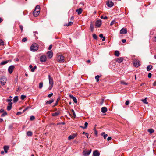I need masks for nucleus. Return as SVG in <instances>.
Masks as SVG:
<instances>
[{
	"label": "nucleus",
	"mask_w": 156,
	"mask_h": 156,
	"mask_svg": "<svg viewBox=\"0 0 156 156\" xmlns=\"http://www.w3.org/2000/svg\"><path fill=\"white\" fill-rule=\"evenodd\" d=\"M73 22L70 21L67 24H66V25H65L64 26H70L72 25L73 24Z\"/></svg>",
	"instance_id": "obj_38"
},
{
	"label": "nucleus",
	"mask_w": 156,
	"mask_h": 156,
	"mask_svg": "<svg viewBox=\"0 0 156 156\" xmlns=\"http://www.w3.org/2000/svg\"><path fill=\"white\" fill-rule=\"evenodd\" d=\"M129 101H126L125 102V105H129Z\"/></svg>",
	"instance_id": "obj_54"
},
{
	"label": "nucleus",
	"mask_w": 156,
	"mask_h": 156,
	"mask_svg": "<svg viewBox=\"0 0 156 156\" xmlns=\"http://www.w3.org/2000/svg\"><path fill=\"white\" fill-rule=\"evenodd\" d=\"M115 64V63L114 62H111L109 64V67L110 69H112L113 70L114 69L115 67L114 66Z\"/></svg>",
	"instance_id": "obj_7"
},
{
	"label": "nucleus",
	"mask_w": 156,
	"mask_h": 156,
	"mask_svg": "<svg viewBox=\"0 0 156 156\" xmlns=\"http://www.w3.org/2000/svg\"><path fill=\"white\" fill-rule=\"evenodd\" d=\"M53 52L51 50L48 51L47 53V55L49 58H51L53 56Z\"/></svg>",
	"instance_id": "obj_11"
},
{
	"label": "nucleus",
	"mask_w": 156,
	"mask_h": 156,
	"mask_svg": "<svg viewBox=\"0 0 156 156\" xmlns=\"http://www.w3.org/2000/svg\"><path fill=\"white\" fill-rule=\"evenodd\" d=\"M9 148V147L8 146H4L3 147V149L5 153H8V150Z\"/></svg>",
	"instance_id": "obj_18"
},
{
	"label": "nucleus",
	"mask_w": 156,
	"mask_h": 156,
	"mask_svg": "<svg viewBox=\"0 0 156 156\" xmlns=\"http://www.w3.org/2000/svg\"><path fill=\"white\" fill-rule=\"evenodd\" d=\"M54 101V100L53 99H52L46 102L45 103L46 105L47 104H50L53 102Z\"/></svg>",
	"instance_id": "obj_24"
},
{
	"label": "nucleus",
	"mask_w": 156,
	"mask_h": 156,
	"mask_svg": "<svg viewBox=\"0 0 156 156\" xmlns=\"http://www.w3.org/2000/svg\"><path fill=\"white\" fill-rule=\"evenodd\" d=\"M26 96L23 95H22L21 96V99L22 100H23L25 98Z\"/></svg>",
	"instance_id": "obj_44"
},
{
	"label": "nucleus",
	"mask_w": 156,
	"mask_h": 156,
	"mask_svg": "<svg viewBox=\"0 0 156 156\" xmlns=\"http://www.w3.org/2000/svg\"><path fill=\"white\" fill-rule=\"evenodd\" d=\"M40 11L39 10L38 11L34 10L33 12L34 16L35 17L37 16L39 14Z\"/></svg>",
	"instance_id": "obj_13"
},
{
	"label": "nucleus",
	"mask_w": 156,
	"mask_h": 156,
	"mask_svg": "<svg viewBox=\"0 0 156 156\" xmlns=\"http://www.w3.org/2000/svg\"><path fill=\"white\" fill-rule=\"evenodd\" d=\"M50 85V86L48 87V89L49 90H50L51 88H52L53 86V85Z\"/></svg>",
	"instance_id": "obj_57"
},
{
	"label": "nucleus",
	"mask_w": 156,
	"mask_h": 156,
	"mask_svg": "<svg viewBox=\"0 0 156 156\" xmlns=\"http://www.w3.org/2000/svg\"><path fill=\"white\" fill-rule=\"evenodd\" d=\"M74 139L72 135H70L68 137V139L69 140L72 139Z\"/></svg>",
	"instance_id": "obj_50"
},
{
	"label": "nucleus",
	"mask_w": 156,
	"mask_h": 156,
	"mask_svg": "<svg viewBox=\"0 0 156 156\" xmlns=\"http://www.w3.org/2000/svg\"><path fill=\"white\" fill-rule=\"evenodd\" d=\"M34 10H37V11H38V10H39V11H40V6L39 5H37L35 9Z\"/></svg>",
	"instance_id": "obj_32"
},
{
	"label": "nucleus",
	"mask_w": 156,
	"mask_h": 156,
	"mask_svg": "<svg viewBox=\"0 0 156 156\" xmlns=\"http://www.w3.org/2000/svg\"><path fill=\"white\" fill-rule=\"evenodd\" d=\"M153 41H154L156 42V36H155L154 37Z\"/></svg>",
	"instance_id": "obj_64"
},
{
	"label": "nucleus",
	"mask_w": 156,
	"mask_h": 156,
	"mask_svg": "<svg viewBox=\"0 0 156 156\" xmlns=\"http://www.w3.org/2000/svg\"><path fill=\"white\" fill-rule=\"evenodd\" d=\"M84 133H85V135L87 137V138H88V133H86V132H83V134H84Z\"/></svg>",
	"instance_id": "obj_52"
},
{
	"label": "nucleus",
	"mask_w": 156,
	"mask_h": 156,
	"mask_svg": "<svg viewBox=\"0 0 156 156\" xmlns=\"http://www.w3.org/2000/svg\"><path fill=\"white\" fill-rule=\"evenodd\" d=\"M115 22V21L114 20H113L110 23V25H112L113 24H114Z\"/></svg>",
	"instance_id": "obj_48"
},
{
	"label": "nucleus",
	"mask_w": 156,
	"mask_h": 156,
	"mask_svg": "<svg viewBox=\"0 0 156 156\" xmlns=\"http://www.w3.org/2000/svg\"><path fill=\"white\" fill-rule=\"evenodd\" d=\"M49 81L50 85H53V78L50 77V76L49 75L48 76Z\"/></svg>",
	"instance_id": "obj_15"
},
{
	"label": "nucleus",
	"mask_w": 156,
	"mask_h": 156,
	"mask_svg": "<svg viewBox=\"0 0 156 156\" xmlns=\"http://www.w3.org/2000/svg\"><path fill=\"white\" fill-rule=\"evenodd\" d=\"M115 55L117 56H119L120 55V53L118 51H115Z\"/></svg>",
	"instance_id": "obj_31"
},
{
	"label": "nucleus",
	"mask_w": 156,
	"mask_h": 156,
	"mask_svg": "<svg viewBox=\"0 0 156 156\" xmlns=\"http://www.w3.org/2000/svg\"><path fill=\"white\" fill-rule=\"evenodd\" d=\"M148 131L151 133H152L154 132V131L152 129H148Z\"/></svg>",
	"instance_id": "obj_36"
},
{
	"label": "nucleus",
	"mask_w": 156,
	"mask_h": 156,
	"mask_svg": "<svg viewBox=\"0 0 156 156\" xmlns=\"http://www.w3.org/2000/svg\"><path fill=\"white\" fill-rule=\"evenodd\" d=\"M101 24V21L100 20H98L95 23V26L97 27H99Z\"/></svg>",
	"instance_id": "obj_10"
},
{
	"label": "nucleus",
	"mask_w": 156,
	"mask_h": 156,
	"mask_svg": "<svg viewBox=\"0 0 156 156\" xmlns=\"http://www.w3.org/2000/svg\"><path fill=\"white\" fill-rule=\"evenodd\" d=\"M52 47V45H50L48 47V49L49 50H51V49Z\"/></svg>",
	"instance_id": "obj_60"
},
{
	"label": "nucleus",
	"mask_w": 156,
	"mask_h": 156,
	"mask_svg": "<svg viewBox=\"0 0 156 156\" xmlns=\"http://www.w3.org/2000/svg\"><path fill=\"white\" fill-rule=\"evenodd\" d=\"M133 64L136 67H138L140 65V61L138 60L134 59L133 61Z\"/></svg>",
	"instance_id": "obj_3"
},
{
	"label": "nucleus",
	"mask_w": 156,
	"mask_h": 156,
	"mask_svg": "<svg viewBox=\"0 0 156 156\" xmlns=\"http://www.w3.org/2000/svg\"><path fill=\"white\" fill-rule=\"evenodd\" d=\"M43 86V83L42 82H41L39 83V88L40 89H41L42 88Z\"/></svg>",
	"instance_id": "obj_33"
},
{
	"label": "nucleus",
	"mask_w": 156,
	"mask_h": 156,
	"mask_svg": "<svg viewBox=\"0 0 156 156\" xmlns=\"http://www.w3.org/2000/svg\"><path fill=\"white\" fill-rule=\"evenodd\" d=\"M14 68V67L13 65H11L9 66L8 69V71L10 74L12 73Z\"/></svg>",
	"instance_id": "obj_9"
},
{
	"label": "nucleus",
	"mask_w": 156,
	"mask_h": 156,
	"mask_svg": "<svg viewBox=\"0 0 156 156\" xmlns=\"http://www.w3.org/2000/svg\"><path fill=\"white\" fill-rule=\"evenodd\" d=\"M100 77V76L99 75H97L95 76V78L97 82H98L99 81V78Z\"/></svg>",
	"instance_id": "obj_40"
},
{
	"label": "nucleus",
	"mask_w": 156,
	"mask_h": 156,
	"mask_svg": "<svg viewBox=\"0 0 156 156\" xmlns=\"http://www.w3.org/2000/svg\"><path fill=\"white\" fill-rule=\"evenodd\" d=\"M101 136L103 135V137L104 139H106L107 137L108 136L107 134H105V132H102L101 134Z\"/></svg>",
	"instance_id": "obj_28"
},
{
	"label": "nucleus",
	"mask_w": 156,
	"mask_h": 156,
	"mask_svg": "<svg viewBox=\"0 0 156 156\" xmlns=\"http://www.w3.org/2000/svg\"><path fill=\"white\" fill-rule=\"evenodd\" d=\"M69 96L70 98L73 100L75 103H77V99L75 97L73 96V95H70Z\"/></svg>",
	"instance_id": "obj_14"
},
{
	"label": "nucleus",
	"mask_w": 156,
	"mask_h": 156,
	"mask_svg": "<svg viewBox=\"0 0 156 156\" xmlns=\"http://www.w3.org/2000/svg\"><path fill=\"white\" fill-rule=\"evenodd\" d=\"M151 73H149L148 74V77L149 78H150L151 76Z\"/></svg>",
	"instance_id": "obj_55"
},
{
	"label": "nucleus",
	"mask_w": 156,
	"mask_h": 156,
	"mask_svg": "<svg viewBox=\"0 0 156 156\" xmlns=\"http://www.w3.org/2000/svg\"><path fill=\"white\" fill-rule=\"evenodd\" d=\"M90 30L92 32L93 31L94 29V26L92 23L91 22L90 26Z\"/></svg>",
	"instance_id": "obj_25"
},
{
	"label": "nucleus",
	"mask_w": 156,
	"mask_h": 156,
	"mask_svg": "<svg viewBox=\"0 0 156 156\" xmlns=\"http://www.w3.org/2000/svg\"><path fill=\"white\" fill-rule=\"evenodd\" d=\"M153 66L151 65H149L147 67V70L148 71L150 70L152 68Z\"/></svg>",
	"instance_id": "obj_27"
},
{
	"label": "nucleus",
	"mask_w": 156,
	"mask_h": 156,
	"mask_svg": "<svg viewBox=\"0 0 156 156\" xmlns=\"http://www.w3.org/2000/svg\"><path fill=\"white\" fill-rule=\"evenodd\" d=\"M100 155V153L97 150H95L93 152V156H99Z\"/></svg>",
	"instance_id": "obj_12"
},
{
	"label": "nucleus",
	"mask_w": 156,
	"mask_h": 156,
	"mask_svg": "<svg viewBox=\"0 0 156 156\" xmlns=\"http://www.w3.org/2000/svg\"><path fill=\"white\" fill-rule=\"evenodd\" d=\"M101 19H103L104 20H106V19H107L108 17H107L106 16H105L104 17L103 16H101Z\"/></svg>",
	"instance_id": "obj_46"
},
{
	"label": "nucleus",
	"mask_w": 156,
	"mask_h": 156,
	"mask_svg": "<svg viewBox=\"0 0 156 156\" xmlns=\"http://www.w3.org/2000/svg\"><path fill=\"white\" fill-rule=\"evenodd\" d=\"M35 119L34 116H31L30 117V119L31 120H33Z\"/></svg>",
	"instance_id": "obj_47"
},
{
	"label": "nucleus",
	"mask_w": 156,
	"mask_h": 156,
	"mask_svg": "<svg viewBox=\"0 0 156 156\" xmlns=\"http://www.w3.org/2000/svg\"><path fill=\"white\" fill-rule=\"evenodd\" d=\"M88 123L87 122H85L84 123V126L83 127L82 126H80V127L82 128L83 129H85L87 127Z\"/></svg>",
	"instance_id": "obj_26"
},
{
	"label": "nucleus",
	"mask_w": 156,
	"mask_h": 156,
	"mask_svg": "<svg viewBox=\"0 0 156 156\" xmlns=\"http://www.w3.org/2000/svg\"><path fill=\"white\" fill-rule=\"evenodd\" d=\"M107 5L108 7H112L113 6L114 3L112 1H111L110 2H107Z\"/></svg>",
	"instance_id": "obj_19"
},
{
	"label": "nucleus",
	"mask_w": 156,
	"mask_h": 156,
	"mask_svg": "<svg viewBox=\"0 0 156 156\" xmlns=\"http://www.w3.org/2000/svg\"><path fill=\"white\" fill-rule=\"evenodd\" d=\"M91 151V149H90L88 151H84L83 153L84 156H87L89 155L90 154Z\"/></svg>",
	"instance_id": "obj_5"
},
{
	"label": "nucleus",
	"mask_w": 156,
	"mask_h": 156,
	"mask_svg": "<svg viewBox=\"0 0 156 156\" xmlns=\"http://www.w3.org/2000/svg\"><path fill=\"white\" fill-rule=\"evenodd\" d=\"M4 45V43L3 40L0 39V45Z\"/></svg>",
	"instance_id": "obj_41"
},
{
	"label": "nucleus",
	"mask_w": 156,
	"mask_h": 156,
	"mask_svg": "<svg viewBox=\"0 0 156 156\" xmlns=\"http://www.w3.org/2000/svg\"><path fill=\"white\" fill-rule=\"evenodd\" d=\"M57 59L58 62L60 63H62L64 61V56L62 55H59Z\"/></svg>",
	"instance_id": "obj_4"
},
{
	"label": "nucleus",
	"mask_w": 156,
	"mask_h": 156,
	"mask_svg": "<svg viewBox=\"0 0 156 156\" xmlns=\"http://www.w3.org/2000/svg\"><path fill=\"white\" fill-rule=\"evenodd\" d=\"M27 41V37H25L23 38L22 40V41L23 42H25Z\"/></svg>",
	"instance_id": "obj_43"
},
{
	"label": "nucleus",
	"mask_w": 156,
	"mask_h": 156,
	"mask_svg": "<svg viewBox=\"0 0 156 156\" xmlns=\"http://www.w3.org/2000/svg\"><path fill=\"white\" fill-rule=\"evenodd\" d=\"M5 111L4 110V109L3 108H2L0 110V113H2L5 112Z\"/></svg>",
	"instance_id": "obj_53"
},
{
	"label": "nucleus",
	"mask_w": 156,
	"mask_h": 156,
	"mask_svg": "<svg viewBox=\"0 0 156 156\" xmlns=\"http://www.w3.org/2000/svg\"><path fill=\"white\" fill-rule=\"evenodd\" d=\"M122 42L124 43L126 42V40L125 39H122Z\"/></svg>",
	"instance_id": "obj_62"
},
{
	"label": "nucleus",
	"mask_w": 156,
	"mask_h": 156,
	"mask_svg": "<svg viewBox=\"0 0 156 156\" xmlns=\"http://www.w3.org/2000/svg\"><path fill=\"white\" fill-rule=\"evenodd\" d=\"M123 60V58L122 57L118 58L116 60V61L118 63H120Z\"/></svg>",
	"instance_id": "obj_16"
},
{
	"label": "nucleus",
	"mask_w": 156,
	"mask_h": 156,
	"mask_svg": "<svg viewBox=\"0 0 156 156\" xmlns=\"http://www.w3.org/2000/svg\"><path fill=\"white\" fill-rule=\"evenodd\" d=\"M146 98H146L144 99H142V101L144 103L147 104H148V102Z\"/></svg>",
	"instance_id": "obj_34"
},
{
	"label": "nucleus",
	"mask_w": 156,
	"mask_h": 156,
	"mask_svg": "<svg viewBox=\"0 0 156 156\" xmlns=\"http://www.w3.org/2000/svg\"><path fill=\"white\" fill-rule=\"evenodd\" d=\"M32 132L30 131H28L27 132V134L28 136H31L32 135Z\"/></svg>",
	"instance_id": "obj_30"
},
{
	"label": "nucleus",
	"mask_w": 156,
	"mask_h": 156,
	"mask_svg": "<svg viewBox=\"0 0 156 156\" xmlns=\"http://www.w3.org/2000/svg\"><path fill=\"white\" fill-rule=\"evenodd\" d=\"M127 30L126 28H122L120 30V34H125L127 33Z\"/></svg>",
	"instance_id": "obj_8"
},
{
	"label": "nucleus",
	"mask_w": 156,
	"mask_h": 156,
	"mask_svg": "<svg viewBox=\"0 0 156 156\" xmlns=\"http://www.w3.org/2000/svg\"><path fill=\"white\" fill-rule=\"evenodd\" d=\"M121 84H123V85H127V83H126L124 81L121 82Z\"/></svg>",
	"instance_id": "obj_58"
},
{
	"label": "nucleus",
	"mask_w": 156,
	"mask_h": 156,
	"mask_svg": "<svg viewBox=\"0 0 156 156\" xmlns=\"http://www.w3.org/2000/svg\"><path fill=\"white\" fill-rule=\"evenodd\" d=\"M38 49V45L36 43L32 44L30 47L31 51H35Z\"/></svg>",
	"instance_id": "obj_2"
},
{
	"label": "nucleus",
	"mask_w": 156,
	"mask_h": 156,
	"mask_svg": "<svg viewBox=\"0 0 156 156\" xmlns=\"http://www.w3.org/2000/svg\"><path fill=\"white\" fill-rule=\"evenodd\" d=\"M22 114V112H18L16 113V115H19Z\"/></svg>",
	"instance_id": "obj_61"
},
{
	"label": "nucleus",
	"mask_w": 156,
	"mask_h": 156,
	"mask_svg": "<svg viewBox=\"0 0 156 156\" xmlns=\"http://www.w3.org/2000/svg\"><path fill=\"white\" fill-rule=\"evenodd\" d=\"M60 112L59 111H57L55 113H54L52 114L53 116H56L60 114Z\"/></svg>",
	"instance_id": "obj_21"
},
{
	"label": "nucleus",
	"mask_w": 156,
	"mask_h": 156,
	"mask_svg": "<svg viewBox=\"0 0 156 156\" xmlns=\"http://www.w3.org/2000/svg\"><path fill=\"white\" fill-rule=\"evenodd\" d=\"M20 30L21 31H22L23 30V27L22 25H20Z\"/></svg>",
	"instance_id": "obj_51"
},
{
	"label": "nucleus",
	"mask_w": 156,
	"mask_h": 156,
	"mask_svg": "<svg viewBox=\"0 0 156 156\" xmlns=\"http://www.w3.org/2000/svg\"><path fill=\"white\" fill-rule=\"evenodd\" d=\"M60 98H58V99H57V100H56V103L54 105V106H56L58 105V101H59V100H60Z\"/></svg>",
	"instance_id": "obj_35"
},
{
	"label": "nucleus",
	"mask_w": 156,
	"mask_h": 156,
	"mask_svg": "<svg viewBox=\"0 0 156 156\" xmlns=\"http://www.w3.org/2000/svg\"><path fill=\"white\" fill-rule=\"evenodd\" d=\"M72 111L74 116V117H76V115L74 110L73 109H72Z\"/></svg>",
	"instance_id": "obj_49"
},
{
	"label": "nucleus",
	"mask_w": 156,
	"mask_h": 156,
	"mask_svg": "<svg viewBox=\"0 0 156 156\" xmlns=\"http://www.w3.org/2000/svg\"><path fill=\"white\" fill-rule=\"evenodd\" d=\"M7 114L6 112L5 111L3 112V113L1 115V117H3L7 115Z\"/></svg>",
	"instance_id": "obj_37"
},
{
	"label": "nucleus",
	"mask_w": 156,
	"mask_h": 156,
	"mask_svg": "<svg viewBox=\"0 0 156 156\" xmlns=\"http://www.w3.org/2000/svg\"><path fill=\"white\" fill-rule=\"evenodd\" d=\"M37 68V66H34L31 69V71L32 72H34V70H35V69H36Z\"/></svg>",
	"instance_id": "obj_45"
},
{
	"label": "nucleus",
	"mask_w": 156,
	"mask_h": 156,
	"mask_svg": "<svg viewBox=\"0 0 156 156\" xmlns=\"http://www.w3.org/2000/svg\"><path fill=\"white\" fill-rule=\"evenodd\" d=\"M9 129L11 130L12 129L13 125L12 124L9 125L8 126Z\"/></svg>",
	"instance_id": "obj_39"
},
{
	"label": "nucleus",
	"mask_w": 156,
	"mask_h": 156,
	"mask_svg": "<svg viewBox=\"0 0 156 156\" xmlns=\"http://www.w3.org/2000/svg\"><path fill=\"white\" fill-rule=\"evenodd\" d=\"M40 59L41 62H44L46 60V57L45 55H42L40 57Z\"/></svg>",
	"instance_id": "obj_6"
},
{
	"label": "nucleus",
	"mask_w": 156,
	"mask_h": 156,
	"mask_svg": "<svg viewBox=\"0 0 156 156\" xmlns=\"http://www.w3.org/2000/svg\"><path fill=\"white\" fill-rule=\"evenodd\" d=\"M8 62H9L8 60H6V61H3L0 63V65H4L7 64Z\"/></svg>",
	"instance_id": "obj_29"
},
{
	"label": "nucleus",
	"mask_w": 156,
	"mask_h": 156,
	"mask_svg": "<svg viewBox=\"0 0 156 156\" xmlns=\"http://www.w3.org/2000/svg\"><path fill=\"white\" fill-rule=\"evenodd\" d=\"M82 9L81 8H80L79 9H78L76 10V12H77L78 14L79 15L81 14L82 13Z\"/></svg>",
	"instance_id": "obj_22"
},
{
	"label": "nucleus",
	"mask_w": 156,
	"mask_h": 156,
	"mask_svg": "<svg viewBox=\"0 0 156 156\" xmlns=\"http://www.w3.org/2000/svg\"><path fill=\"white\" fill-rule=\"evenodd\" d=\"M99 37L100 38H102L103 37V34H100L99 35Z\"/></svg>",
	"instance_id": "obj_63"
},
{
	"label": "nucleus",
	"mask_w": 156,
	"mask_h": 156,
	"mask_svg": "<svg viewBox=\"0 0 156 156\" xmlns=\"http://www.w3.org/2000/svg\"><path fill=\"white\" fill-rule=\"evenodd\" d=\"M6 81L7 79L5 76H3L0 78V83L2 86L5 84Z\"/></svg>",
	"instance_id": "obj_1"
},
{
	"label": "nucleus",
	"mask_w": 156,
	"mask_h": 156,
	"mask_svg": "<svg viewBox=\"0 0 156 156\" xmlns=\"http://www.w3.org/2000/svg\"><path fill=\"white\" fill-rule=\"evenodd\" d=\"M74 138L75 137H76L77 136V134L76 133L72 135Z\"/></svg>",
	"instance_id": "obj_59"
},
{
	"label": "nucleus",
	"mask_w": 156,
	"mask_h": 156,
	"mask_svg": "<svg viewBox=\"0 0 156 156\" xmlns=\"http://www.w3.org/2000/svg\"><path fill=\"white\" fill-rule=\"evenodd\" d=\"M107 111V109L106 107H102L101 108V112L103 113H105Z\"/></svg>",
	"instance_id": "obj_20"
},
{
	"label": "nucleus",
	"mask_w": 156,
	"mask_h": 156,
	"mask_svg": "<svg viewBox=\"0 0 156 156\" xmlns=\"http://www.w3.org/2000/svg\"><path fill=\"white\" fill-rule=\"evenodd\" d=\"M93 38L95 39V40H97V38H98V37H97V35L96 34H93Z\"/></svg>",
	"instance_id": "obj_42"
},
{
	"label": "nucleus",
	"mask_w": 156,
	"mask_h": 156,
	"mask_svg": "<svg viewBox=\"0 0 156 156\" xmlns=\"http://www.w3.org/2000/svg\"><path fill=\"white\" fill-rule=\"evenodd\" d=\"M53 95V93H50L48 95V97L49 98H50Z\"/></svg>",
	"instance_id": "obj_56"
},
{
	"label": "nucleus",
	"mask_w": 156,
	"mask_h": 156,
	"mask_svg": "<svg viewBox=\"0 0 156 156\" xmlns=\"http://www.w3.org/2000/svg\"><path fill=\"white\" fill-rule=\"evenodd\" d=\"M18 100V96H16L15 97H14L13 99V101L14 103H16L17 102Z\"/></svg>",
	"instance_id": "obj_23"
},
{
	"label": "nucleus",
	"mask_w": 156,
	"mask_h": 156,
	"mask_svg": "<svg viewBox=\"0 0 156 156\" xmlns=\"http://www.w3.org/2000/svg\"><path fill=\"white\" fill-rule=\"evenodd\" d=\"M12 102H9L8 104V106L7 107V110L8 111H10L12 108Z\"/></svg>",
	"instance_id": "obj_17"
}]
</instances>
